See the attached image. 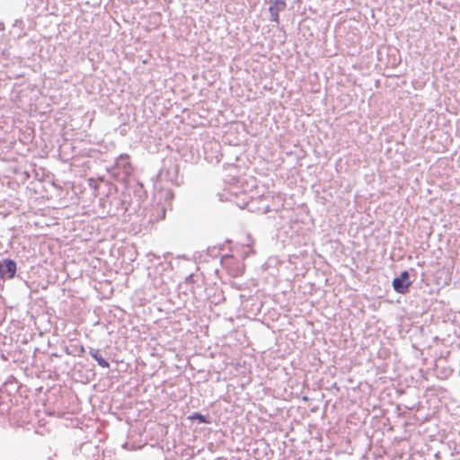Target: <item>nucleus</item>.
Returning <instances> with one entry per match:
<instances>
[{"label": "nucleus", "mask_w": 460, "mask_h": 460, "mask_svg": "<svg viewBox=\"0 0 460 460\" xmlns=\"http://www.w3.org/2000/svg\"><path fill=\"white\" fill-rule=\"evenodd\" d=\"M409 272L404 270L401 272L400 277L394 279L392 284L395 292L404 295L409 291L411 285V282L409 281Z\"/></svg>", "instance_id": "obj_1"}, {"label": "nucleus", "mask_w": 460, "mask_h": 460, "mask_svg": "<svg viewBox=\"0 0 460 460\" xmlns=\"http://www.w3.org/2000/svg\"><path fill=\"white\" fill-rule=\"evenodd\" d=\"M243 268H244V266L242 264L234 272L232 273V275L236 277V276L243 274Z\"/></svg>", "instance_id": "obj_7"}, {"label": "nucleus", "mask_w": 460, "mask_h": 460, "mask_svg": "<svg viewBox=\"0 0 460 460\" xmlns=\"http://www.w3.org/2000/svg\"><path fill=\"white\" fill-rule=\"evenodd\" d=\"M16 263L13 260H4L0 262V276L2 278L12 279L16 273Z\"/></svg>", "instance_id": "obj_2"}, {"label": "nucleus", "mask_w": 460, "mask_h": 460, "mask_svg": "<svg viewBox=\"0 0 460 460\" xmlns=\"http://www.w3.org/2000/svg\"><path fill=\"white\" fill-rule=\"evenodd\" d=\"M128 159H129L128 155H120L119 156V158H118V163H119V161H125L126 165H127V168H128V169H130V164H129V162H128Z\"/></svg>", "instance_id": "obj_6"}, {"label": "nucleus", "mask_w": 460, "mask_h": 460, "mask_svg": "<svg viewBox=\"0 0 460 460\" xmlns=\"http://www.w3.org/2000/svg\"><path fill=\"white\" fill-rule=\"evenodd\" d=\"M90 355L98 362V364L102 367H110V364L109 362L104 359L99 353V351L97 349H91L90 350Z\"/></svg>", "instance_id": "obj_4"}, {"label": "nucleus", "mask_w": 460, "mask_h": 460, "mask_svg": "<svg viewBox=\"0 0 460 460\" xmlns=\"http://www.w3.org/2000/svg\"><path fill=\"white\" fill-rule=\"evenodd\" d=\"M287 4L285 0H275L269 7L270 13V20L276 23L279 22V13L286 9Z\"/></svg>", "instance_id": "obj_3"}, {"label": "nucleus", "mask_w": 460, "mask_h": 460, "mask_svg": "<svg viewBox=\"0 0 460 460\" xmlns=\"http://www.w3.org/2000/svg\"><path fill=\"white\" fill-rule=\"evenodd\" d=\"M188 419L190 420H197L200 423H209L210 422L208 420H207V418L205 416H203L202 414H200L199 412H195L192 415H190L188 417Z\"/></svg>", "instance_id": "obj_5"}]
</instances>
